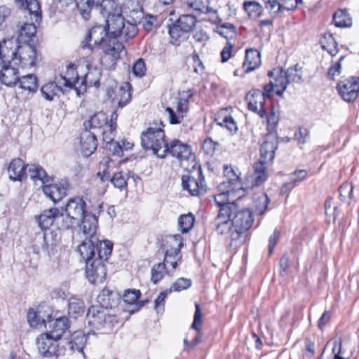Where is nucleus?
<instances>
[{
	"mask_svg": "<svg viewBox=\"0 0 359 359\" xmlns=\"http://www.w3.org/2000/svg\"><path fill=\"white\" fill-rule=\"evenodd\" d=\"M86 40L90 48L98 46L102 50L104 55L100 60V65L106 70L114 69L117 60L126 54L123 44L111 37L105 26H94Z\"/></svg>",
	"mask_w": 359,
	"mask_h": 359,
	"instance_id": "f257e3e1",
	"label": "nucleus"
},
{
	"mask_svg": "<svg viewBox=\"0 0 359 359\" xmlns=\"http://www.w3.org/2000/svg\"><path fill=\"white\" fill-rule=\"evenodd\" d=\"M128 14L126 15L130 19L126 22L121 13L113 15L106 20L109 34L113 39H116L117 36H123L125 38H130L137 32L136 23L142 17V13L138 5L130 8Z\"/></svg>",
	"mask_w": 359,
	"mask_h": 359,
	"instance_id": "f03ea898",
	"label": "nucleus"
},
{
	"mask_svg": "<svg viewBox=\"0 0 359 359\" xmlns=\"http://www.w3.org/2000/svg\"><path fill=\"white\" fill-rule=\"evenodd\" d=\"M217 231L220 234L228 233L232 226L239 236L247 237V217L245 212H231V208L224 206L219 209L216 217Z\"/></svg>",
	"mask_w": 359,
	"mask_h": 359,
	"instance_id": "7ed1b4c3",
	"label": "nucleus"
},
{
	"mask_svg": "<svg viewBox=\"0 0 359 359\" xmlns=\"http://www.w3.org/2000/svg\"><path fill=\"white\" fill-rule=\"evenodd\" d=\"M221 192L215 196V201L221 208L224 206L231 208V212H245L247 205L246 191L243 187L237 189L228 187L225 182L219 184Z\"/></svg>",
	"mask_w": 359,
	"mask_h": 359,
	"instance_id": "20e7f679",
	"label": "nucleus"
},
{
	"mask_svg": "<svg viewBox=\"0 0 359 359\" xmlns=\"http://www.w3.org/2000/svg\"><path fill=\"white\" fill-rule=\"evenodd\" d=\"M87 320L92 330L100 331L102 334L110 333L118 324L115 314L99 306H92L88 309Z\"/></svg>",
	"mask_w": 359,
	"mask_h": 359,
	"instance_id": "39448f33",
	"label": "nucleus"
},
{
	"mask_svg": "<svg viewBox=\"0 0 359 359\" xmlns=\"http://www.w3.org/2000/svg\"><path fill=\"white\" fill-rule=\"evenodd\" d=\"M8 48L10 50L4 51L10 56L9 63L22 69H30L36 65L38 56L34 46L26 43L19 44L18 40L15 39V43Z\"/></svg>",
	"mask_w": 359,
	"mask_h": 359,
	"instance_id": "423d86ee",
	"label": "nucleus"
},
{
	"mask_svg": "<svg viewBox=\"0 0 359 359\" xmlns=\"http://www.w3.org/2000/svg\"><path fill=\"white\" fill-rule=\"evenodd\" d=\"M142 144L145 149H151L159 158L168 153V144L165 140L164 131L157 127H150L142 133Z\"/></svg>",
	"mask_w": 359,
	"mask_h": 359,
	"instance_id": "0eeeda50",
	"label": "nucleus"
},
{
	"mask_svg": "<svg viewBox=\"0 0 359 359\" xmlns=\"http://www.w3.org/2000/svg\"><path fill=\"white\" fill-rule=\"evenodd\" d=\"M168 152L178 158L180 166L184 170H192L197 165L196 156L188 144H182L177 140H173L170 145H168Z\"/></svg>",
	"mask_w": 359,
	"mask_h": 359,
	"instance_id": "6e6552de",
	"label": "nucleus"
},
{
	"mask_svg": "<svg viewBox=\"0 0 359 359\" xmlns=\"http://www.w3.org/2000/svg\"><path fill=\"white\" fill-rule=\"evenodd\" d=\"M65 212L67 216V221L64 228L69 229L74 225L79 224V221L88 214L86 211V203L81 197L69 198L66 204Z\"/></svg>",
	"mask_w": 359,
	"mask_h": 359,
	"instance_id": "1a4fd4ad",
	"label": "nucleus"
},
{
	"mask_svg": "<svg viewBox=\"0 0 359 359\" xmlns=\"http://www.w3.org/2000/svg\"><path fill=\"white\" fill-rule=\"evenodd\" d=\"M187 174L182 177V184L192 196H198L205 192L204 178L202 177L201 168L196 167L192 170H187Z\"/></svg>",
	"mask_w": 359,
	"mask_h": 359,
	"instance_id": "9d476101",
	"label": "nucleus"
},
{
	"mask_svg": "<svg viewBox=\"0 0 359 359\" xmlns=\"http://www.w3.org/2000/svg\"><path fill=\"white\" fill-rule=\"evenodd\" d=\"M268 76L271 80L264 86L265 95L270 97L273 93H275L278 96H283L289 84L285 70L282 68H275L268 72Z\"/></svg>",
	"mask_w": 359,
	"mask_h": 359,
	"instance_id": "9b49d317",
	"label": "nucleus"
},
{
	"mask_svg": "<svg viewBox=\"0 0 359 359\" xmlns=\"http://www.w3.org/2000/svg\"><path fill=\"white\" fill-rule=\"evenodd\" d=\"M183 244V238L179 234L169 236L165 238L163 245L165 250L164 261L173 269H176L177 262L181 259L180 250Z\"/></svg>",
	"mask_w": 359,
	"mask_h": 359,
	"instance_id": "f8f14e48",
	"label": "nucleus"
},
{
	"mask_svg": "<svg viewBox=\"0 0 359 359\" xmlns=\"http://www.w3.org/2000/svg\"><path fill=\"white\" fill-rule=\"evenodd\" d=\"M191 96V90L182 91L179 94L178 101L175 107V110L169 107L165 109L171 124H179L183 121L188 111V103Z\"/></svg>",
	"mask_w": 359,
	"mask_h": 359,
	"instance_id": "ddd939ff",
	"label": "nucleus"
},
{
	"mask_svg": "<svg viewBox=\"0 0 359 359\" xmlns=\"http://www.w3.org/2000/svg\"><path fill=\"white\" fill-rule=\"evenodd\" d=\"M337 90L344 101L354 102L359 94V78L351 76L341 79L337 84Z\"/></svg>",
	"mask_w": 359,
	"mask_h": 359,
	"instance_id": "4468645a",
	"label": "nucleus"
},
{
	"mask_svg": "<svg viewBox=\"0 0 359 359\" xmlns=\"http://www.w3.org/2000/svg\"><path fill=\"white\" fill-rule=\"evenodd\" d=\"M102 204L97 202L95 205V210L86 214L79 222V231L81 232L87 238L93 237L97 228V216L102 212Z\"/></svg>",
	"mask_w": 359,
	"mask_h": 359,
	"instance_id": "2eb2a0df",
	"label": "nucleus"
},
{
	"mask_svg": "<svg viewBox=\"0 0 359 359\" xmlns=\"http://www.w3.org/2000/svg\"><path fill=\"white\" fill-rule=\"evenodd\" d=\"M137 5V4L133 0H126L123 4V8H121L117 6L114 0H102L97 8L104 17L107 16L108 18L122 13L128 15V10Z\"/></svg>",
	"mask_w": 359,
	"mask_h": 359,
	"instance_id": "dca6fc26",
	"label": "nucleus"
},
{
	"mask_svg": "<svg viewBox=\"0 0 359 359\" xmlns=\"http://www.w3.org/2000/svg\"><path fill=\"white\" fill-rule=\"evenodd\" d=\"M36 346L39 353L44 357L50 358L57 355V340L48 333H43L37 337Z\"/></svg>",
	"mask_w": 359,
	"mask_h": 359,
	"instance_id": "f3484780",
	"label": "nucleus"
},
{
	"mask_svg": "<svg viewBox=\"0 0 359 359\" xmlns=\"http://www.w3.org/2000/svg\"><path fill=\"white\" fill-rule=\"evenodd\" d=\"M86 278L91 283H102L106 276L107 271L103 262L93 259L87 262L86 269Z\"/></svg>",
	"mask_w": 359,
	"mask_h": 359,
	"instance_id": "a211bd4d",
	"label": "nucleus"
},
{
	"mask_svg": "<svg viewBox=\"0 0 359 359\" xmlns=\"http://www.w3.org/2000/svg\"><path fill=\"white\" fill-rule=\"evenodd\" d=\"M94 60V58L92 57L86 61V65L88 72L84 75L81 82V83L85 86H97L100 82V70L101 69H105L100 65V61L99 62V65H97Z\"/></svg>",
	"mask_w": 359,
	"mask_h": 359,
	"instance_id": "6ab92c4d",
	"label": "nucleus"
},
{
	"mask_svg": "<svg viewBox=\"0 0 359 359\" xmlns=\"http://www.w3.org/2000/svg\"><path fill=\"white\" fill-rule=\"evenodd\" d=\"M278 148V140L275 134H268L260 148V160L265 164L273 161L275 151Z\"/></svg>",
	"mask_w": 359,
	"mask_h": 359,
	"instance_id": "aec40b11",
	"label": "nucleus"
},
{
	"mask_svg": "<svg viewBox=\"0 0 359 359\" xmlns=\"http://www.w3.org/2000/svg\"><path fill=\"white\" fill-rule=\"evenodd\" d=\"M269 199L262 191L256 193L252 198L251 212L248 215V229L253 224L254 219H251V214L262 215L267 208Z\"/></svg>",
	"mask_w": 359,
	"mask_h": 359,
	"instance_id": "412c9836",
	"label": "nucleus"
},
{
	"mask_svg": "<svg viewBox=\"0 0 359 359\" xmlns=\"http://www.w3.org/2000/svg\"><path fill=\"white\" fill-rule=\"evenodd\" d=\"M43 192L54 203L61 200L67 195L68 184L66 182L46 183L43 185Z\"/></svg>",
	"mask_w": 359,
	"mask_h": 359,
	"instance_id": "4be33fe9",
	"label": "nucleus"
},
{
	"mask_svg": "<svg viewBox=\"0 0 359 359\" xmlns=\"http://www.w3.org/2000/svg\"><path fill=\"white\" fill-rule=\"evenodd\" d=\"M253 172L250 176L249 182L250 188L258 187L263 184L269 177L266 170V164L262 160H259L252 166Z\"/></svg>",
	"mask_w": 359,
	"mask_h": 359,
	"instance_id": "5701e85b",
	"label": "nucleus"
},
{
	"mask_svg": "<svg viewBox=\"0 0 359 359\" xmlns=\"http://www.w3.org/2000/svg\"><path fill=\"white\" fill-rule=\"evenodd\" d=\"M46 307L39 306L36 310L31 309L27 313V321L32 327L40 328L45 326L46 320L49 317V313H46Z\"/></svg>",
	"mask_w": 359,
	"mask_h": 359,
	"instance_id": "b1692460",
	"label": "nucleus"
},
{
	"mask_svg": "<svg viewBox=\"0 0 359 359\" xmlns=\"http://www.w3.org/2000/svg\"><path fill=\"white\" fill-rule=\"evenodd\" d=\"M55 79L63 87L72 88L76 86V84L79 82V76L76 67L69 64L66 67L65 72H62L59 77H56Z\"/></svg>",
	"mask_w": 359,
	"mask_h": 359,
	"instance_id": "393cba45",
	"label": "nucleus"
},
{
	"mask_svg": "<svg viewBox=\"0 0 359 359\" xmlns=\"http://www.w3.org/2000/svg\"><path fill=\"white\" fill-rule=\"evenodd\" d=\"M265 97L266 95L264 90V92L257 90L252 93L250 100L248 101V109L257 114L261 118H264L266 114L263 108Z\"/></svg>",
	"mask_w": 359,
	"mask_h": 359,
	"instance_id": "a878e982",
	"label": "nucleus"
},
{
	"mask_svg": "<svg viewBox=\"0 0 359 359\" xmlns=\"http://www.w3.org/2000/svg\"><path fill=\"white\" fill-rule=\"evenodd\" d=\"M215 121L217 125L226 128L230 132L237 130L236 123L231 116V109H222L215 115Z\"/></svg>",
	"mask_w": 359,
	"mask_h": 359,
	"instance_id": "bb28decb",
	"label": "nucleus"
},
{
	"mask_svg": "<svg viewBox=\"0 0 359 359\" xmlns=\"http://www.w3.org/2000/svg\"><path fill=\"white\" fill-rule=\"evenodd\" d=\"M97 299L101 305L100 307L108 310V308H112L117 304L120 296L117 292L105 287L100 292Z\"/></svg>",
	"mask_w": 359,
	"mask_h": 359,
	"instance_id": "cd10ccee",
	"label": "nucleus"
},
{
	"mask_svg": "<svg viewBox=\"0 0 359 359\" xmlns=\"http://www.w3.org/2000/svg\"><path fill=\"white\" fill-rule=\"evenodd\" d=\"M81 149L83 156H90L97 147L95 135L88 130L84 131L81 136Z\"/></svg>",
	"mask_w": 359,
	"mask_h": 359,
	"instance_id": "c85d7f7f",
	"label": "nucleus"
},
{
	"mask_svg": "<svg viewBox=\"0 0 359 359\" xmlns=\"http://www.w3.org/2000/svg\"><path fill=\"white\" fill-rule=\"evenodd\" d=\"M15 3L21 8L27 9L34 22L41 19V6L38 0H15Z\"/></svg>",
	"mask_w": 359,
	"mask_h": 359,
	"instance_id": "c756f323",
	"label": "nucleus"
},
{
	"mask_svg": "<svg viewBox=\"0 0 359 359\" xmlns=\"http://www.w3.org/2000/svg\"><path fill=\"white\" fill-rule=\"evenodd\" d=\"M27 165L20 158L13 159L8 168L9 178L13 181H22L26 177Z\"/></svg>",
	"mask_w": 359,
	"mask_h": 359,
	"instance_id": "7c9ffc66",
	"label": "nucleus"
},
{
	"mask_svg": "<svg viewBox=\"0 0 359 359\" xmlns=\"http://www.w3.org/2000/svg\"><path fill=\"white\" fill-rule=\"evenodd\" d=\"M62 213L57 208H51L43 210L38 217V224L41 229H47L50 227L56 218L61 216Z\"/></svg>",
	"mask_w": 359,
	"mask_h": 359,
	"instance_id": "2f4dec72",
	"label": "nucleus"
},
{
	"mask_svg": "<svg viewBox=\"0 0 359 359\" xmlns=\"http://www.w3.org/2000/svg\"><path fill=\"white\" fill-rule=\"evenodd\" d=\"M68 327V319L66 317H61L49 321L50 330L48 333L58 341Z\"/></svg>",
	"mask_w": 359,
	"mask_h": 359,
	"instance_id": "473e14b6",
	"label": "nucleus"
},
{
	"mask_svg": "<svg viewBox=\"0 0 359 359\" xmlns=\"http://www.w3.org/2000/svg\"><path fill=\"white\" fill-rule=\"evenodd\" d=\"M26 172V177H29L34 182L39 181L43 185L49 183L52 180L46 171L39 165H27Z\"/></svg>",
	"mask_w": 359,
	"mask_h": 359,
	"instance_id": "72a5a7b5",
	"label": "nucleus"
},
{
	"mask_svg": "<svg viewBox=\"0 0 359 359\" xmlns=\"http://www.w3.org/2000/svg\"><path fill=\"white\" fill-rule=\"evenodd\" d=\"M17 65L9 63V65H5L0 72V81L6 86H11L18 81V71Z\"/></svg>",
	"mask_w": 359,
	"mask_h": 359,
	"instance_id": "f704fd0d",
	"label": "nucleus"
},
{
	"mask_svg": "<svg viewBox=\"0 0 359 359\" xmlns=\"http://www.w3.org/2000/svg\"><path fill=\"white\" fill-rule=\"evenodd\" d=\"M62 87L56 79L54 81H50L41 88L42 97L48 101H52L62 91Z\"/></svg>",
	"mask_w": 359,
	"mask_h": 359,
	"instance_id": "c9c22d12",
	"label": "nucleus"
},
{
	"mask_svg": "<svg viewBox=\"0 0 359 359\" xmlns=\"http://www.w3.org/2000/svg\"><path fill=\"white\" fill-rule=\"evenodd\" d=\"M80 256L86 261V263L93 261L95 257V246L90 238H86L77 248Z\"/></svg>",
	"mask_w": 359,
	"mask_h": 359,
	"instance_id": "e433bc0d",
	"label": "nucleus"
},
{
	"mask_svg": "<svg viewBox=\"0 0 359 359\" xmlns=\"http://www.w3.org/2000/svg\"><path fill=\"white\" fill-rule=\"evenodd\" d=\"M203 1L204 0H188L187 4L190 8L200 13H207L210 14V20L214 23H217L218 22L217 12L212 8H209ZM205 1H207V0Z\"/></svg>",
	"mask_w": 359,
	"mask_h": 359,
	"instance_id": "4c0bfd02",
	"label": "nucleus"
},
{
	"mask_svg": "<svg viewBox=\"0 0 359 359\" xmlns=\"http://www.w3.org/2000/svg\"><path fill=\"white\" fill-rule=\"evenodd\" d=\"M111 164L112 161L108 156L103 157L100 161L97 172V177L101 182H104L110 179Z\"/></svg>",
	"mask_w": 359,
	"mask_h": 359,
	"instance_id": "58836bf2",
	"label": "nucleus"
},
{
	"mask_svg": "<svg viewBox=\"0 0 359 359\" xmlns=\"http://www.w3.org/2000/svg\"><path fill=\"white\" fill-rule=\"evenodd\" d=\"M36 32V27L34 22L25 23L20 28L18 40L21 41L22 43H27L35 36Z\"/></svg>",
	"mask_w": 359,
	"mask_h": 359,
	"instance_id": "ea45409f",
	"label": "nucleus"
},
{
	"mask_svg": "<svg viewBox=\"0 0 359 359\" xmlns=\"http://www.w3.org/2000/svg\"><path fill=\"white\" fill-rule=\"evenodd\" d=\"M115 99L118 102L119 108H123L129 103L131 99V92L128 83H124L119 88Z\"/></svg>",
	"mask_w": 359,
	"mask_h": 359,
	"instance_id": "a19ab883",
	"label": "nucleus"
},
{
	"mask_svg": "<svg viewBox=\"0 0 359 359\" xmlns=\"http://www.w3.org/2000/svg\"><path fill=\"white\" fill-rule=\"evenodd\" d=\"M20 88L29 93H34L38 88L37 79L34 74H28L20 77L18 80Z\"/></svg>",
	"mask_w": 359,
	"mask_h": 359,
	"instance_id": "79ce46f5",
	"label": "nucleus"
},
{
	"mask_svg": "<svg viewBox=\"0 0 359 359\" xmlns=\"http://www.w3.org/2000/svg\"><path fill=\"white\" fill-rule=\"evenodd\" d=\"M84 303L80 299L72 297L69 302L68 313L72 318H76L84 313Z\"/></svg>",
	"mask_w": 359,
	"mask_h": 359,
	"instance_id": "37998d69",
	"label": "nucleus"
},
{
	"mask_svg": "<svg viewBox=\"0 0 359 359\" xmlns=\"http://www.w3.org/2000/svg\"><path fill=\"white\" fill-rule=\"evenodd\" d=\"M129 175L128 173L123 171H118L114 172L111 177H110V182L114 188L118 189L122 191L126 189L128 186V180Z\"/></svg>",
	"mask_w": 359,
	"mask_h": 359,
	"instance_id": "c03bdc74",
	"label": "nucleus"
},
{
	"mask_svg": "<svg viewBox=\"0 0 359 359\" xmlns=\"http://www.w3.org/2000/svg\"><path fill=\"white\" fill-rule=\"evenodd\" d=\"M113 243L109 241H101L97 246V256L95 259L106 262L111 254Z\"/></svg>",
	"mask_w": 359,
	"mask_h": 359,
	"instance_id": "a18cd8bd",
	"label": "nucleus"
},
{
	"mask_svg": "<svg viewBox=\"0 0 359 359\" xmlns=\"http://www.w3.org/2000/svg\"><path fill=\"white\" fill-rule=\"evenodd\" d=\"M187 32L183 31L182 28L176 22L173 23L169 28V34L170 36V42L173 45H179L182 41L187 37Z\"/></svg>",
	"mask_w": 359,
	"mask_h": 359,
	"instance_id": "49530a36",
	"label": "nucleus"
},
{
	"mask_svg": "<svg viewBox=\"0 0 359 359\" xmlns=\"http://www.w3.org/2000/svg\"><path fill=\"white\" fill-rule=\"evenodd\" d=\"M87 337L81 332H76L71 341L69 343V347L72 351L83 353V348L86 344Z\"/></svg>",
	"mask_w": 359,
	"mask_h": 359,
	"instance_id": "de8ad7c7",
	"label": "nucleus"
},
{
	"mask_svg": "<svg viewBox=\"0 0 359 359\" xmlns=\"http://www.w3.org/2000/svg\"><path fill=\"white\" fill-rule=\"evenodd\" d=\"M261 52L255 48H248V72L259 68L262 65Z\"/></svg>",
	"mask_w": 359,
	"mask_h": 359,
	"instance_id": "09e8293b",
	"label": "nucleus"
},
{
	"mask_svg": "<svg viewBox=\"0 0 359 359\" xmlns=\"http://www.w3.org/2000/svg\"><path fill=\"white\" fill-rule=\"evenodd\" d=\"M85 125L86 128H101L103 126L106 128L107 125V116L104 112H98L94 114Z\"/></svg>",
	"mask_w": 359,
	"mask_h": 359,
	"instance_id": "8fccbe9b",
	"label": "nucleus"
},
{
	"mask_svg": "<svg viewBox=\"0 0 359 359\" xmlns=\"http://www.w3.org/2000/svg\"><path fill=\"white\" fill-rule=\"evenodd\" d=\"M333 21L339 27H347L352 25V20L345 10L337 11L334 14Z\"/></svg>",
	"mask_w": 359,
	"mask_h": 359,
	"instance_id": "3c124183",
	"label": "nucleus"
},
{
	"mask_svg": "<svg viewBox=\"0 0 359 359\" xmlns=\"http://www.w3.org/2000/svg\"><path fill=\"white\" fill-rule=\"evenodd\" d=\"M321 46L326 50L331 55L334 56L337 53V43L330 34H326L320 39Z\"/></svg>",
	"mask_w": 359,
	"mask_h": 359,
	"instance_id": "603ef678",
	"label": "nucleus"
},
{
	"mask_svg": "<svg viewBox=\"0 0 359 359\" xmlns=\"http://www.w3.org/2000/svg\"><path fill=\"white\" fill-rule=\"evenodd\" d=\"M95 0H79L76 6L80 15L84 20H88L91 10L94 6Z\"/></svg>",
	"mask_w": 359,
	"mask_h": 359,
	"instance_id": "864d4df0",
	"label": "nucleus"
},
{
	"mask_svg": "<svg viewBox=\"0 0 359 359\" xmlns=\"http://www.w3.org/2000/svg\"><path fill=\"white\" fill-rule=\"evenodd\" d=\"M175 22L182 28L183 31L188 33L191 31L193 27L196 25V20L192 15H183L180 16Z\"/></svg>",
	"mask_w": 359,
	"mask_h": 359,
	"instance_id": "5fc2aeb1",
	"label": "nucleus"
},
{
	"mask_svg": "<svg viewBox=\"0 0 359 359\" xmlns=\"http://www.w3.org/2000/svg\"><path fill=\"white\" fill-rule=\"evenodd\" d=\"M194 217L192 214L181 215L178 219L179 229L182 233L189 232L194 226Z\"/></svg>",
	"mask_w": 359,
	"mask_h": 359,
	"instance_id": "6e6d98bb",
	"label": "nucleus"
},
{
	"mask_svg": "<svg viewBox=\"0 0 359 359\" xmlns=\"http://www.w3.org/2000/svg\"><path fill=\"white\" fill-rule=\"evenodd\" d=\"M287 0H266V6L274 15H279L283 13L285 8L282 6L285 5Z\"/></svg>",
	"mask_w": 359,
	"mask_h": 359,
	"instance_id": "4d7b16f0",
	"label": "nucleus"
},
{
	"mask_svg": "<svg viewBox=\"0 0 359 359\" xmlns=\"http://www.w3.org/2000/svg\"><path fill=\"white\" fill-rule=\"evenodd\" d=\"M288 83H300L302 81V69L297 65L285 70Z\"/></svg>",
	"mask_w": 359,
	"mask_h": 359,
	"instance_id": "13d9d810",
	"label": "nucleus"
},
{
	"mask_svg": "<svg viewBox=\"0 0 359 359\" xmlns=\"http://www.w3.org/2000/svg\"><path fill=\"white\" fill-rule=\"evenodd\" d=\"M224 173L228 180V182H225L228 187H231L232 185H234L233 188L236 189L242 187L239 175L231 168L226 167L224 170Z\"/></svg>",
	"mask_w": 359,
	"mask_h": 359,
	"instance_id": "bf43d9fd",
	"label": "nucleus"
},
{
	"mask_svg": "<svg viewBox=\"0 0 359 359\" xmlns=\"http://www.w3.org/2000/svg\"><path fill=\"white\" fill-rule=\"evenodd\" d=\"M165 264H167L165 262L164 263H159L155 264L151 269V280L156 283L159 280H161L165 273Z\"/></svg>",
	"mask_w": 359,
	"mask_h": 359,
	"instance_id": "052dcab7",
	"label": "nucleus"
},
{
	"mask_svg": "<svg viewBox=\"0 0 359 359\" xmlns=\"http://www.w3.org/2000/svg\"><path fill=\"white\" fill-rule=\"evenodd\" d=\"M15 43V38L11 37L10 39H4L2 42H0V59H2L4 62L9 63L10 56L6 55L4 50H10L9 48Z\"/></svg>",
	"mask_w": 359,
	"mask_h": 359,
	"instance_id": "680f3d73",
	"label": "nucleus"
},
{
	"mask_svg": "<svg viewBox=\"0 0 359 359\" xmlns=\"http://www.w3.org/2000/svg\"><path fill=\"white\" fill-rule=\"evenodd\" d=\"M216 32L227 39L233 38L236 34L234 27L231 24H224L217 27Z\"/></svg>",
	"mask_w": 359,
	"mask_h": 359,
	"instance_id": "e2e57ef3",
	"label": "nucleus"
},
{
	"mask_svg": "<svg viewBox=\"0 0 359 359\" xmlns=\"http://www.w3.org/2000/svg\"><path fill=\"white\" fill-rule=\"evenodd\" d=\"M191 285L190 279L181 278L177 279L171 286L169 292H180L184 290L188 289Z\"/></svg>",
	"mask_w": 359,
	"mask_h": 359,
	"instance_id": "0e129e2a",
	"label": "nucleus"
},
{
	"mask_svg": "<svg viewBox=\"0 0 359 359\" xmlns=\"http://www.w3.org/2000/svg\"><path fill=\"white\" fill-rule=\"evenodd\" d=\"M330 343L332 344V353L334 355V359H345L343 358L341 354V345H342V339L341 337H335L332 339L330 342L327 344L328 346Z\"/></svg>",
	"mask_w": 359,
	"mask_h": 359,
	"instance_id": "69168bd1",
	"label": "nucleus"
},
{
	"mask_svg": "<svg viewBox=\"0 0 359 359\" xmlns=\"http://www.w3.org/2000/svg\"><path fill=\"white\" fill-rule=\"evenodd\" d=\"M262 13V6L255 1H248V16L252 18H259Z\"/></svg>",
	"mask_w": 359,
	"mask_h": 359,
	"instance_id": "338daca9",
	"label": "nucleus"
},
{
	"mask_svg": "<svg viewBox=\"0 0 359 359\" xmlns=\"http://www.w3.org/2000/svg\"><path fill=\"white\" fill-rule=\"evenodd\" d=\"M353 187L351 183H344L339 187V194L341 200L345 201L348 198H351L353 194Z\"/></svg>",
	"mask_w": 359,
	"mask_h": 359,
	"instance_id": "774afa93",
	"label": "nucleus"
}]
</instances>
